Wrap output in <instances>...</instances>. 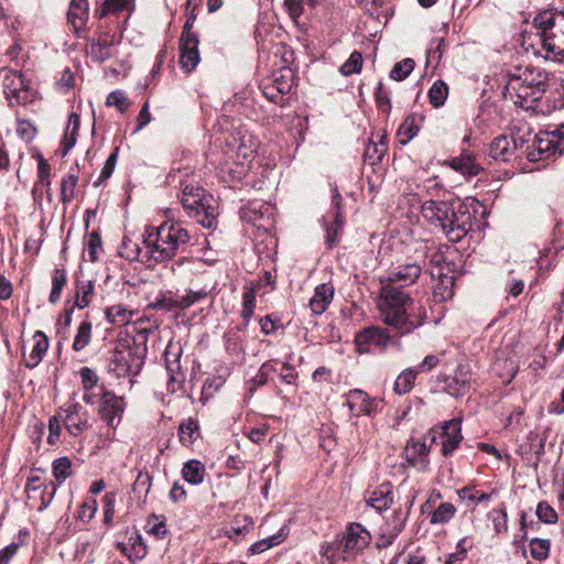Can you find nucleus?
<instances>
[{
  "label": "nucleus",
  "mask_w": 564,
  "mask_h": 564,
  "mask_svg": "<svg viewBox=\"0 0 564 564\" xmlns=\"http://www.w3.org/2000/svg\"><path fill=\"white\" fill-rule=\"evenodd\" d=\"M379 283L377 308L383 324L393 328L399 336L411 334L424 324L425 308L408 292L393 285L389 280H379Z\"/></svg>",
  "instance_id": "1"
},
{
  "label": "nucleus",
  "mask_w": 564,
  "mask_h": 564,
  "mask_svg": "<svg viewBox=\"0 0 564 564\" xmlns=\"http://www.w3.org/2000/svg\"><path fill=\"white\" fill-rule=\"evenodd\" d=\"M422 217L434 227L442 229L452 242L460 241L471 229L473 216L460 202L427 199L421 206Z\"/></svg>",
  "instance_id": "2"
},
{
  "label": "nucleus",
  "mask_w": 564,
  "mask_h": 564,
  "mask_svg": "<svg viewBox=\"0 0 564 564\" xmlns=\"http://www.w3.org/2000/svg\"><path fill=\"white\" fill-rule=\"evenodd\" d=\"M189 240L191 235L181 223L164 221L158 227H147L142 242L151 259L163 262L184 251Z\"/></svg>",
  "instance_id": "3"
},
{
  "label": "nucleus",
  "mask_w": 564,
  "mask_h": 564,
  "mask_svg": "<svg viewBox=\"0 0 564 564\" xmlns=\"http://www.w3.org/2000/svg\"><path fill=\"white\" fill-rule=\"evenodd\" d=\"M171 185L178 184L182 192V205L188 217L194 218L204 228H212L215 223V199L199 187L194 178H188V173L171 171L167 175Z\"/></svg>",
  "instance_id": "4"
},
{
  "label": "nucleus",
  "mask_w": 564,
  "mask_h": 564,
  "mask_svg": "<svg viewBox=\"0 0 564 564\" xmlns=\"http://www.w3.org/2000/svg\"><path fill=\"white\" fill-rule=\"evenodd\" d=\"M546 89V75L533 68H517L508 74L503 96L516 106L535 110Z\"/></svg>",
  "instance_id": "5"
},
{
  "label": "nucleus",
  "mask_w": 564,
  "mask_h": 564,
  "mask_svg": "<svg viewBox=\"0 0 564 564\" xmlns=\"http://www.w3.org/2000/svg\"><path fill=\"white\" fill-rule=\"evenodd\" d=\"M545 57L564 59V10H550L538 13L533 19Z\"/></svg>",
  "instance_id": "6"
},
{
  "label": "nucleus",
  "mask_w": 564,
  "mask_h": 564,
  "mask_svg": "<svg viewBox=\"0 0 564 564\" xmlns=\"http://www.w3.org/2000/svg\"><path fill=\"white\" fill-rule=\"evenodd\" d=\"M133 344V338L120 339L108 359V371L115 372L118 378L130 377L140 371L142 361Z\"/></svg>",
  "instance_id": "7"
},
{
  "label": "nucleus",
  "mask_w": 564,
  "mask_h": 564,
  "mask_svg": "<svg viewBox=\"0 0 564 564\" xmlns=\"http://www.w3.org/2000/svg\"><path fill=\"white\" fill-rule=\"evenodd\" d=\"M0 88L11 105L32 102L36 95L35 90L29 86V80L11 68L0 69Z\"/></svg>",
  "instance_id": "8"
},
{
  "label": "nucleus",
  "mask_w": 564,
  "mask_h": 564,
  "mask_svg": "<svg viewBox=\"0 0 564 564\" xmlns=\"http://www.w3.org/2000/svg\"><path fill=\"white\" fill-rule=\"evenodd\" d=\"M532 151L529 153L531 161L546 160L551 156L564 153V124L554 130L540 131L532 144Z\"/></svg>",
  "instance_id": "9"
},
{
  "label": "nucleus",
  "mask_w": 564,
  "mask_h": 564,
  "mask_svg": "<svg viewBox=\"0 0 564 564\" xmlns=\"http://www.w3.org/2000/svg\"><path fill=\"white\" fill-rule=\"evenodd\" d=\"M394 343L389 332L379 326H370L361 329L355 336L356 349L360 354L370 352L372 349L386 351Z\"/></svg>",
  "instance_id": "10"
},
{
  "label": "nucleus",
  "mask_w": 564,
  "mask_h": 564,
  "mask_svg": "<svg viewBox=\"0 0 564 564\" xmlns=\"http://www.w3.org/2000/svg\"><path fill=\"white\" fill-rule=\"evenodd\" d=\"M371 542V534L360 523H350L338 541V547L347 555L361 553Z\"/></svg>",
  "instance_id": "11"
},
{
  "label": "nucleus",
  "mask_w": 564,
  "mask_h": 564,
  "mask_svg": "<svg viewBox=\"0 0 564 564\" xmlns=\"http://www.w3.org/2000/svg\"><path fill=\"white\" fill-rule=\"evenodd\" d=\"M341 196L335 188L332 196L333 209L323 217V224L326 231V243L328 248H333L337 242V237L343 230L344 220L340 213Z\"/></svg>",
  "instance_id": "12"
},
{
  "label": "nucleus",
  "mask_w": 564,
  "mask_h": 564,
  "mask_svg": "<svg viewBox=\"0 0 564 564\" xmlns=\"http://www.w3.org/2000/svg\"><path fill=\"white\" fill-rule=\"evenodd\" d=\"M28 478V482L25 486V491L28 494V499H32L31 494L40 491L41 492V505L39 506V510H44L48 507L51 501L54 498L56 492V485L53 481L46 484L45 478L42 475H37L36 473L44 474L42 469H35Z\"/></svg>",
  "instance_id": "13"
},
{
  "label": "nucleus",
  "mask_w": 564,
  "mask_h": 564,
  "mask_svg": "<svg viewBox=\"0 0 564 564\" xmlns=\"http://www.w3.org/2000/svg\"><path fill=\"white\" fill-rule=\"evenodd\" d=\"M429 454L430 448L427 447L425 441L420 438H410L404 448V456L408 464L422 473L429 469Z\"/></svg>",
  "instance_id": "14"
},
{
  "label": "nucleus",
  "mask_w": 564,
  "mask_h": 564,
  "mask_svg": "<svg viewBox=\"0 0 564 564\" xmlns=\"http://www.w3.org/2000/svg\"><path fill=\"white\" fill-rule=\"evenodd\" d=\"M346 404L355 416L371 415L378 402L371 399L365 391L354 389L346 394Z\"/></svg>",
  "instance_id": "15"
},
{
  "label": "nucleus",
  "mask_w": 564,
  "mask_h": 564,
  "mask_svg": "<svg viewBox=\"0 0 564 564\" xmlns=\"http://www.w3.org/2000/svg\"><path fill=\"white\" fill-rule=\"evenodd\" d=\"M422 272V264L415 259L411 263L400 264L393 268L387 276H381L379 280H389L394 285L395 282H401L403 285L413 284Z\"/></svg>",
  "instance_id": "16"
},
{
  "label": "nucleus",
  "mask_w": 564,
  "mask_h": 564,
  "mask_svg": "<svg viewBox=\"0 0 564 564\" xmlns=\"http://www.w3.org/2000/svg\"><path fill=\"white\" fill-rule=\"evenodd\" d=\"M116 547L131 561L141 560L147 554L145 544L135 530L128 531L127 541H117Z\"/></svg>",
  "instance_id": "17"
},
{
  "label": "nucleus",
  "mask_w": 564,
  "mask_h": 564,
  "mask_svg": "<svg viewBox=\"0 0 564 564\" xmlns=\"http://www.w3.org/2000/svg\"><path fill=\"white\" fill-rule=\"evenodd\" d=\"M198 43V39H180V64L187 73L192 72L200 61Z\"/></svg>",
  "instance_id": "18"
},
{
  "label": "nucleus",
  "mask_w": 564,
  "mask_h": 564,
  "mask_svg": "<svg viewBox=\"0 0 564 564\" xmlns=\"http://www.w3.org/2000/svg\"><path fill=\"white\" fill-rule=\"evenodd\" d=\"M443 430V441H442V454L444 456L451 455L460 444L462 429L460 422L456 420H452L445 422L442 426Z\"/></svg>",
  "instance_id": "19"
},
{
  "label": "nucleus",
  "mask_w": 564,
  "mask_h": 564,
  "mask_svg": "<svg viewBox=\"0 0 564 564\" xmlns=\"http://www.w3.org/2000/svg\"><path fill=\"white\" fill-rule=\"evenodd\" d=\"M334 286L330 283H322L314 290V295L311 297L308 307L314 315L323 314L334 297Z\"/></svg>",
  "instance_id": "20"
},
{
  "label": "nucleus",
  "mask_w": 564,
  "mask_h": 564,
  "mask_svg": "<svg viewBox=\"0 0 564 564\" xmlns=\"http://www.w3.org/2000/svg\"><path fill=\"white\" fill-rule=\"evenodd\" d=\"M471 381V372L469 366L459 365L453 377L447 378L446 388L452 395H460L466 392Z\"/></svg>",
  "instance_id": "21"
},
{
  "label": "nucleus",
  "mask_w": 564,
  "mask_h": 564,
  "mask_svg": "<svg viewBox=\"0 0 564 564\" xmlns=\"http://www.w3.org/2000/svg\"><path fill=\"white\" fill-rule=\"evenodd\" d=\"M516 142L506 137H497L490 144L489 154L496 161L509 162L516 155Z\"/></svg>",
  "instance_id": "22"
},
{
  "label": "nucleus",
  "mask_w": 564,
  "mask_h": 564,
  "mask_svg": "<svg viewBox=\"0 0 564 564\" xmlns=\"http://www.w3.org/2000/svg\"><path fill=\"white\" fill-rule=\"evenodd\" d=\"M369 506L378 511L387 510L393 502V490L391 482L379 485L367 499Z\"/></svg>",
  "instance_id": "23"
},
{
  "label": "nucleus",
  "mask_w": 564,
  "mask_h": 564,
  "mask_svg": "<svg viewBox=\"0 0 564 564\" xmlns=\"http://www.w3.org/2000/svg\"><path fill=\"white\" fill-rule=\"evenodd\" d=\"M423 117L419 115L408 116L398 129L399 142L403 145L408 144L421 129Z\"/></svg>",
  "instance_id": "24"
},
{
  "label": "nucleus",
  "mask_w": 564,
  "mask_h": 564,
  "mask_svg": "<svg viewBox=\"0 0 564 564\" xmlns=\"http://www.w3.org/2000/svg\"><path fill=\"white\" fill-rule=\"evenodd\" d=\"M33 339L34 345L32 351L30 352L25 361V366L31 369L35 368L42 361L43 357L45 356L48 349V338L43 332L36 330L33 336Z\"/></svg>",
  "instance_id": "25"
},
{
  "label": "nucleus",
  "mask_w": 564,
  "mask_h": 564,
  "mask_svg": "<svg viewBox=\"0 0 564 564\" xmlns=\"http://www.w3.org/2000/svg\"><path fill=\"white\" fill-rule=\"evenodd\" d=\"M67 17L76 31L83 29L88 18V1L70 0Z\"/></svg>",
  "instance_id": "26"
},
{
  "label": "nucleus",
  "mask_w": 564,
  "mask_h": 564,
  "mask_svg": "<svg viewBox=\"0 0 564 564\" xmlns=\"http://www.w3.org/2000/svg\"><path fill=\"white\" fill-rule=\"evenodd\" d=\"M80 126V119L77 113H70L61 142L62 155H66L68 151L76 144L77 133Z\"/></svg>",
  "instance_id": "27"
},
{
  "label": "nucleus",
  "mask_w": 564,
  "mask_h": 564,
  "mask_svg": "<svg viewBox=\"0 0 564 564\" xmlns=\"http://www.w3.org/2000/svg\"><path fill=\"white\" fill-rule=\"evenodd\" d=\"M448 165L466 176H475L480 172V165L470 153H462L460 156L451 160Z\"/></svg>",
  "instance_id": "28"
},
{
  "label": "nucleus",
  "mask_w": 564,
  "mask_h": 564,
  "mask_svg": "<svg viewBox=\"0 0 564 564\" xmlns=\"http://www.w3.org/2000/svg\"><path fill=\"white\" fill-rule=\"evenodd\" d=\"M205 474L204 464L197 459L187 460L182 468L183 478L191 485H200L204 481Z\"/></svg>",
  "instance_id": "29"
},
{
  "label": "nucleus",
  "mask_w": 564,
  "mask_h": 564,
  "mask_svg": "<svg viewBox=\"0 0 564 564\" xmlns=\"http://www.w3.org/2000/svg\"><path fill=\"white\" fill-rule=\"evenodd\" d=\"M102 252H104V245H102L100 235L96 231L90 232L86 237L84 258L91 262H96L99 260Z\"/></svg>",
  "instance_id": "30"
},
{
  "label": "nucleus",
  "mask_w": 564,
  "mask_h": 564,
  "mask_svg": "<svg viewBox=\"0 0 564 564\" xmlns=\"http://www.w3.org/2000/svg\"><path fill=\"white\" fill-rule=\"evenodd\" d=\"M126 405L123 397L112 395L108 391V426H117L120 423Z\"/></svg>",
  "instance_id": "31"
},
{
  "label": "nucleus",
  "mask_w": 564,
  "mask_h": 564,
  "mask_svg": "<svg viewBox=\"0 0 564 564\" xmlns=\"http://www.w3.org/2000/svg\"><path fill=\"white\" fill-rule=\"evenodd\" d=\"M85 403L94 406L101 417H105L106 411V387L100 384L95 390H86L83 397Z\"/></svg>",
  "instance_id": "32"
},
{
  "label": "nucleus",
  "mask_w": 564,
  "mask_h": 564,
  "mask_svg": "<svg viewBox=\"0 0 564 564\" xmlns=\"http://www.w3.org/2000/svg\"><path fill=\"white\" fill-rule=\"evenodd\" d=\"M199 436L198 423L193 419L183 421L178 426L180 442L184 446H191Z\"/></svg>",
  "instance_id": "33"
},
{
  "label": "nucleus",
  "mask_w": 564,
  "mask_h": 564,
  "mask_svg": "<svg viewBox=\"0 0 564 564\" xmlns=\"http://www.w3.org/2000/svg\"><path fill=\"white\" fill-rule=\"evenodd\" d=\"M417 370L413 367L404 369L394 381V391L402 395L409 393L414 387Z\"/></svg>",
  "instance_id": "34"
},
{
  "label": "nucleus",
  "mask_w": 564,
  "mask_h": 564,
  "mask_svg": "<svg viewBox=\"0 0 564 564\" xmlns=\"http://www.w3.org/2000/svg\"><path fill=\"white\" fill-rule=\"evenodd\" d=\"M149 308L163 311V312H174L178 310L177 297L172 295V292H160L155 299L148 304Z\"/></svg>",
  "instance_id": "35"
},
{
  "label": "nucleus",
  "mask_w": 564,
  "mask_h": 564,
  "mask_svg": "<svg viewBox=\"0 0 564 564\" xmlns=\"http://www.w3.org/2000/svg\"><path fill=\"white\" fill-rule=\"evenodd\" d=\"M181 354H182L181 347L177 345H173V344L167 345V347L164 351L166 370L171 375L172 380H177L175 375L181 369V365H180Z\"/></svg>",
  "instance_id": "36"
},
{
  "label": "nucleus",
  "mask_w": 564,
  "mask_h": 564,
  "mask_svg": "<svg viewBox=\"0 0 564 564\" xmlns=\"http://www.w3.org/2000/svg\"><path fill=\"white\" fill-rule=\"evenodd\" d=\"M456 511V507L453 503L442 502L432 513L430 523L434 525L446 524L455 517Z\"/></svg>",
  "instance_id": "37"
},
{
  "label": "nucleus",
  "mask_w": 564,
  "mask_h": 564,
  "mask_svg": "<svg viewBox=\"0 0 564 564\" xmlns=\"http://www.w3.org/2000/svg\"><path fill=\"white\" fill-rule=\"evenodd\" d=\"M77 183L78 176L72 172H69L62 178L59 192V198L62 203L68 204L74 199Z\"/></svg>",
  "instance_id": "38"
},
{
  "label": "nucleus",
  "mask_w": 564,
  "mask_h": 564,
  "mask_svg": "<svg viewBox=\"0 0 564 564\" xmlns=\"http://www.w3.org/2000/svg\"><path fill=\"white\" fill-rule=\"evenodd\" d=\"M133 316V311L124 305H112L108 307V322L118 326L127 325Z\"/></svg>",
  "instance_id": "39"
},
{
  "label": "nucleus",
  "mask_w": 564,
  "mask_h": 564,
  "mask_svg": "<svg viewBox=\"0 0 564 564\" xmlns=\"http://www.w3.org/2000/svg\"><path fill=\"white\" fill-rule=\"evenodd\" d=\"M52 474L57 484H63L72 474V462L63 456L55 459L52 464Z\"/></svg>",
  "instance_id": "40"
},
{
  "label": "nucleus",
  "mask_w": 564,
  "mask_h": 564,
  "mask_svg": "<svg viewBox=\"0 0 564 564\" xmlns=\"http://www.w3.org/2000/svg\"><path fill=\"white\" fill-rule=\"evenodd\" d=\"M415 254L420 262L427 257H430V261L436 265H440L444 261V254L441 251L435 250L427 241L419 243L415 248Z\"/></svg>",
  "instance_id": "41"
},
{
  "label": "nucleus",
  "mask_w": 564,
  "mask_h": 564,
  "mask_svg": "<svg viewBox=\"0 0 564 564\" xmlns=\"http://www.w3.org/2000/svg\"><path fill=\"white\" fill-rule=\"evenodd\" d=\"M448 97V87L443 80L435 82L429 90L431 104L438 108L443 106Z\"/></svg>",
  "instance_id": "42"
},
{
  "label": "nucleus",
  "mask_w": 564,
  "mask_h": 564,
  "mask_svg": "<svg viewBox=\"0 0 564 564\" xmlns=\"http://www.w3.org/2000/svg\"><path fill=\"white\" fill-rule=\"evenodd\" d=\"M258 142L252 134H243L240 139V144L237 149L238 158H242L245 161H250L257 152Z\"/></svg>",
  "instance_id": "43"
},
{
  "label": "nucleus",
  "mask_w": 564,
  "mask_h": 564,
  "mask_svg": "<svg viewBox=\"0 0 564 564\" xmlns=\"http://www.w3.org/2000/svg\"><path fill=\"white\" fill-rule=\"evenodd\" d=\"M66 272L63 269H55L52 274V291L50 294V302L56 303L62 294V290L66 284Z\"/></svg>",
  "instance_id": "44"
},
{
  "label": "nucleus",
  "mask_w": 564,
  "mask_h": 564,
  "mask_svg": "<svg viewBox=\"0 0 564 564\" xmlns=\"http://www.w3.org/2000/svg\"><path fill=\"white\" fill-rule=\"evenodd\" d=\"M275 365L276 360H269L262 364L258 372L251 379L252 389L264 386L268 382L269 375L272 372H278Z\"/></svg>",
  "instance_id": "45"
},
{
  "label": "nucleus",
  "mask_w": 564,
  "mask_h": 564,
  "mask_svg": "<svg viewBox=\"0 0 564 564\" xmlns=\"http://www.w3.org/2000/svg\"><path fill=\"white\" fill-rule=\"evenodd\" d=\"M362 55L358 51H354L348 59L340 66V73L344 76H350L352 74H358L362 68Z\"/></svg>",
  "instance_id": "46"
},
{
  "label": "nucleus",
  "mask_w": 564,
  "mask_h": 564,
  "mask_svg": "<svg viewBox=\"0 0 564 564\" xmlns=\"http://www.w3.org/2000/svg\"><path fill=\"white\" fill-rule=\"evenodd\" d=\"M415 62L412 58H404L398 62L390 72V77L393 80L405 79L414 69Z\"/></svg>",
  "instance_id": "47"
},
{
  "label": "nucleus",
  "mask_w": 564,
  "mask_h": 564,
  "mask_svg": "<svg viewBox=\"0 0 564 564\" xmlns=\"http://www.w3.org/2000/svg\"><path fill=\"white\" fill-rule=\"evenodd\" d=\"M253 525L252 519L249 517L236 518L234 524L226 530L225 534L229 538H236L247 533Z\"/></svg>",
  "instance_id": "48"
},
{
  "label": "nucleus",
  "mask_w": 564,
  "mask_h": 564,
  "mask_svg": "<svg viewBox=\"0 0 564 564\" xmlns=\"http://www.w3.org/2000/svg\"><path fill=\"white\" fill-rule=\"evenodd\" d=\"M93 283L90 281H77L75 303L77 307L84 308L90 302V294L93 292Z\"/></svg>",
  "instance_id": "49"
},
{
  "label": "nucleus",
  "mask_w": 564,
  "mask_h": 564,
  "mask_svg": "<svg viewBox=\"0 0 564 564\" xmlns=\"http://www.w3.org/2000/svg\"><path fill=\"white\" fill-rule=\"evenodd\" d=\"M284 538H285V533L283 532V529H282L278 534H274L272 536H269L267 539H263V540H260V541L253 543L251 545L250 550L253 554L262 553V552L269 550L270 547L280 544L284 540Z\"/></svg>",
  "instance_id": "50"
},
{
  "label": "nucleus",
  "mask_w": 564,
  "mask_h": 564,
  "mask_svg": "<svg viewBox=\"0 0 564 564\" xmlns=\"http://www.w3.org/2000/svg\"><path fill=\"white\" fill-rule=\"evenodd\" d=\"M256 292L252 288H246L242 294L241 317L248 322L254 313Z\"/></svg>",
  "instance_id": "51"
},
{
  "label": "nucleus",
  "mask_w": 564,
  "mask_h": 564,
  "mask_svg": "<svg viewBox=\"0 0 564 564\" xmlns=\"http://www.w3.org/2000/svg\"><path fill=\"white\" fill-rule=\"evenodd\" d=\"M530 552L534 560L543 561L550 553V541L544 539H532L530 541Z\"/></svg>",
  "instance_id": "52"
},
{
  "label": "nucleus",
  "mask_w": 564,
  "mask_h": 564,
  "mask_svg": "<svg viewBox=\"0 0 564 564\" xmlns=\"http://www.w3.org/2000/svg\"><path fill=\"white\" fill-rule=\"evenodd\" d=\"M15 131L18 137L25 142H31L37 133L34 123L25 119H19L17 121Z\"/></svg>",
  "instance_id": "53"
},
{
  "label": "nucleus",
  "mask_w": 564,
  "mask_h": 564,
  "mask_svg": "<svg viewBox=\"0 0 564 564\" xmlns=\"http://www.w3.org/2000/svg\"><path fill=\"white\" fill-rule=\"evenodd\" d=\"M91 326L89 323L84 322L79 325L77 334L75 336L73 348L76 351L84 349L90 340Z\"/></svg>",
  "instance_id": "54"
},
{
  "label": "nucleus",
  "mask_w": 564,
  "mask_h": 564,
  "mask_svg": "<svg viewBox=\"0 0 564 564\" xmlns=\"http://www.w3.org/2000/svg\"><path fill=\"white\" fill-rule=\"evenodd\" d=\"M97 511V501L93 496L86 497L80 506L77 519L84 523L89 522Z\"/></svg>",
  "instance_id": "55"
},
{
  "label": "nucleus",
  "mask_w": 564,
  "mask_h": 564,
  "mask_svg": "<svg viewBox=\"0 0 564 564\" xmlns=\"http://www.w3.org/2000/svg\"><path fill=\"white\" fill-rule=\"evenodd\" d=\"M80 408L79 404H73L69 406V409L65 410L66 415L64 417V423L66 429L74 435L79 433L82 431V422L78 421L75 416L78 409Z\"/></svg>",
  "instance_id": "56"
},
{
  "label": "nucleus",
  "mask_w": 564,
  "mask_h": 564,
  "mask_svg": "<svg viewBox=\"0 0 564 564\" xmlns=\"http://www.w3.org/2000/svg\"><path fill=\"white\" fill-rule=\"evenodd\" d=\"M147 531L156 539H163L167 533L165 521L160 517L153 516L148 520Z\"/></svg>",
  "instance_id": "57"
},
{
  "label": "nucleus",
  "mask_w": 564,
  "mask_h": 564,
  "mask_svg": "<svg viewBox=\"0 0 564 564\" xmlns=\"http://www.w3.org/2000/svg\"><path fill=\"white\" fill-rule=\"evenodd\" d=\"M79 376L82 379V386H83L84 391L95 390L96 388H98L100 386V384H98L99 378H98L97 373L88 367L82 368L79 370Z\"/></svg>",
  "instance_id": "58"
},
{
  "label": "nucleus",
  "mask_w": 564,
  "mask_h": 564,
  "mask_svg": "<svg viewBox=\"0 0 564 564\" xmlns=\"http://www.w3.org/2000/svg\"><path fill=\"white\" fill-rule=\"evenodd\" d=\"M536 516L544 523H555L557 521L556 511L547 502H539L536 507Z\"/></svg>",
  "instance_id": "59"
},
{
  "label": "nucleus",
  "mask_w": 564,
  "mask_h": 564,
  "mask_svg": "<svg viewBox=\"0 0 564 564\" xmlns=\"http://www.w3.org/2000/svg\"><path fill=\"white\" fill-rule=\"evenodd\" d=\"M108 106H115L122 113L129 108L130 101L124 91L116 90L108 95Z\"/></svg>",
  "instance_id": "60"
},
{
  "label": "nucleus",
  "mask_w": 564,
  "mask_h": 564,
  "mask_svg": "<svg viewBox=\"0 0 564 564\" xmlns=\"http://www.w3.org/2000/svg\"><path fill=\"white\" fill-rule=\"evenodd\" d=\"M457 495L462 500L482 502L489 500V495L485 492H479L475 488L464 487L457 490Z\"/></svg>",
  "instance_id": "61"
},
{
  "label": "nucleus",
  "mask_w": 564,
  "mask_h": 564,
  "mask_svg": "<svg viewBox=\"0 0 564 564\" xmlns=\"http://www.w3.org/2000/svg\"><path fill=\"white\" fill-rule=\"evenodd\" d=\"M442 284H443V288L438 286L435 291H434V297L435 300L437 301H445L447 299H451L453 296V285H454V282H453V278L452 276H445L443 280H442Z\"/></svg>",
  "instance_id": "62"
},
{
  "label": "nucleus",
  "mask_w": 564,
  "mask_h": 564,
  "mask_svg": "<svg viewBox=\"0 0 564 564\" xmlns=\"http://www.w3.org/2000/svg\"><path fill=\"white\" fill-rule=\"evenodd\" d=\"M262 93L268 100L280 106L284 105L285 95H283L275 86L271 85L270 83L263 85Z\"/></svg>",
  "instance_id": "63"
},
{
  "label": "nucleus",
  "mask_w": 564,
  "mask_h": 564,
  "mask_svg": "<svg viewBox=\"0 0 564 564\" xmlns=\"http://www.w3.org/2000/svg\"><path fill=\"white\" fill-rule=\"evenodd\" d=\"M285 74H281L279 77L275 76L273 80L270 83L271 85L275 86L283 95H286L290 93L292 88V76L291 70L288 69Z\"/></svg>",
  "instance_id": "64"
}]
</instances>
